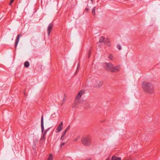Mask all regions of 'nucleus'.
I'll return each mask as SVG.
<instances>
[{
	"instance_id": "nucleus-5",
	"label": "nucleus",
	"mask_w": 160,
	"mask_h": 160,
	"mask_svg": "<svg viewBox=\"0 0 160 160\" xmlns=\"http://www.w3.org/2000/svg\"><path fill=\"white\" fill-rule=\"evenodd\" d=\"M120 68L121 67L120 66H116L113 68L111 70V72H118L120 70Z\"/></svg>"
},
{
	"instance_id": "nucleus-26",
	"label": "nucleus",
	"mask_w": 160,
	"mask_h": 160,
	"mask_svg": "<svg viewBox=\"0 0 160 160\" xmlns=\"http://www.w3.org/2000/svg\"><path fill=\"white\" fill-rule=\"evenodd\" d=\"M123 160H132V159L131 158H126V159H124Z\"/></svg>"
},
{
	"instance_id": "nucleus-29",
	"label": "nucleus",
	"mask_w": 160,
	"mask_h": 160,
	"mask_svg": "<svg viewBox=\"0 0 160 160\" xmlns=\"http://www.w3.org/2000/svg\"><path fill=\"white\" fill-rule=\"evenodd\" d=\"M23 93H24V94L25 95H26V94H25V92H24V91Z\"/></svg>"
},
{
	"instance_id": "nucleus-9",
	"label": "nucleus",
	"mask_w": 160,
	"mask_h": 160,
	"mask_svg": "<svg viewBox=\"0 0 160 160\" xmlns=\"http://www.w3.org/2000/svg\"><path fill=\"white\" fill-rule=\"evenodd\" d=\"M41 130L42 132V133L44 131V124H43V116H42L41 118Z\"/></svg>"
},
{
	"instance_id": "nucleus-24",
	"label": "nucleus",
	"mask_w": 160,
	"mask_h": 160,
	"mask_svg": "<svg viewBox=\"0 0 160 160\" xmlns=\"http://www.w3.org/2000/svg\"><path fill=\"white\" fill-rule=\"evenodd\" d=\"M14 2V0H11L10 2L9 3L10 5Z\"/></svg>"
},
{
	"instance_id": "nucleus-13",
	"label": "nucleus",
	"mask_w": 160,
	"mask_h": 160,
	"mask_svg": "<svg viewBox=\"0 0 160 160\" xmlns=\"http://www.w3.org/2000/svg\"><path fill=\"white\" fill-rule=\"evenodd\" d=\"M105 38L103 37H101L100 38L99 40V42L100 43L103 42Z\"/></svg>"
},
{
	"instance_id": "nucleus-30",
	"label": "nucleus",
	"mask_w": 160,
	"mask_h": 160,
	"mask_svg": "<svg viewBox=\"0 0 160 160\" xmlns=\"http://www.w3.org/2000/svg\"><path fill=\"white\" fill-rule=\"evenodd\" d=\"M90 54H89V55H88V58H89L90 57Z\"/></svg>"
},
{
	"instance_id": "nucleus-20",
	"label": "nucleus",
	"mask_w": 160,
	"mask_h": 160,
	"mask_svg": "<svg viewBox=\"0 0 160 160\" xmlns=\"http://www.w3.org/2000/svg\"><path fill=\"white\" fill-rule=\"evenodd\" d=\"M66 143H67V142H62L60 145V148H62V146H64Z\"/></svg>"
},
{
	"instance_id": "nucleus-8",
	"label": "nucleus",
	"mask_w": 160,
	"mask_h": 160,
	"mask_svg": "<svg viewBox=\"0 0 160 160\" xmlns=\"http://www.w3.org/2000/svg\"><path fill=\"white\" fill-rule=\"evenodd\" d=\"M63 128V122H61L60 124L58 126L57 129V132H60Z\"/></svg>"
},
{
	"instance_id": "nucleus-27",
	"label": "nucleus",
	"mask_w": 160,
	"mask_h": 160,
	"mask_svg": "<svg viewBox=\"0 0 160 160\" xmlns=\"http://www.w3.org/2000/svg\"><path fill=\"white\" fill-rule=\"evenodd\" d=\"M89 10V9L88 8H86L85 11L86 12H88Z\"/></svg>"
},
{
	"instance_id": "nucleus-16",
	"label": "nucleus",
	"mask_w": 160,
	"mask_h": 160,
	"mask_svg": "<svg viewBox=\"0 0 160 160\" xmlns=\"http://www.w3.org/2000/svg\"><path fill=\"white\" fill-rule=\"evenodd\" d=\"M95 10H96V7H94L92 10V13L93 14V15L95 16V15H96V13H95Z\"/></svg>"
},
{
	"instance_id": "nucleus-17",
	"label": "nucleus",
	"mask_w": 160,
	"mask_h": 160,
	"mask_svg": "<svg viewBox=\"0 0 160 160\" xmlns=\"http://www.w3.org/2000/svg\"><path fill=\"white\" fill-rule=\"evenodd\" d=\"M66 101V97L65 96H64L62 100V102L61 103V105H62Z\"/></svg>"
},
{
	"instance_id": "nucleus-6",
	"label": "nucleus",
	"mask_w": 160,
	"mask_h": 160,
	"mask_svg": "<svg viewBox=\"0 0 160 160\" xmlns=\"http://www.w3.org/2000/svg\"><path fill=\"white\" fill-rule=\"evenodd\" d=\"M53 26V25L52 23H50L49 24V26H48L47 28L48 31V36H49L50 34L51 31V30L52 29Z\"/></svg>"
},
{
	"instance_id": "nucleus-2",
	"label": "nucleus",
	"mask_w": 160,
	"mask_h": 160,
	"mask_svg": "<svg viewBox=\"0 0 160 160\" xmlns=\"http://www.w3.org/2000/svg\"><path fill=\"white\" fill-rule=\"evenodd\" d=\"M84 93V91L82 90H81L78 93L75 98L74 102L72 105V108H78V107L79 104L81 101L80 98Z\"/></svg>"
},
{
	"instance_id": "nucleus-22",
	"label": "nucleus",
	"mask_w": 160,
	"mask_h": 160,
	"mask_svg": "<svg viewBox=\"0 0 160 160\" xmlns=\"http://www.w3.org/2000/svg\"><path fill=\"white\" fill-rule=\"evenodd\" d=\"M70 128V126L69 125L66 128V129L65 130V131L66 132H67L69 129Z\"/></svg>"
},
{
	"instance_id": "nucleus-28",
	"label": "nucleus",
	"mask_w": 160,
	"mask_h": 160,
	"mask_svg": "<svg viewBox=\"0 0 160 160\" xmlns=\"http://www.w3.org/2000/svg\"><path fill=\"white\" fill-rule=\"evenodd\" d=\"M79 64H78V66L77 69H78V67H79Z\"/></svg>"
},
{
	"instance_id": "nucleus-3",
	"label": "nucleus",
	"mask_w": 160,
	"mask_h": 160,
	"mask_svg": "<svg viewBox=\"0 0 160 160\" xmlns=\"http://www.w3.org/2000/svg\"><path fill=\"white\" fill-rule=\"evenodd\" d=\"M91 138L89 136H86L82 137L81 139L82 144L86 146H89L91 143Z\"/></svg>"
},
{
	"instance_id": "nucleus-18",
	"label": "nucleus",
	"mask_w": 160,
	"mask_h": 160,
	"mask_svg": "<svg viewBox=\"0 0 160 160\" xmlns=\"http://www.w3.org/2000/svg\"><path fill=\"white\" fill-rule=\"evenodd\" d=\"M45 135H44V134L43 133V134L42 136V137H41L40 140H43V139H45Z\"/></svg>"
},
{
	"instance_id": "nucleus-25",
	"label": "nucleus",
	"mask_w": 160,
	"mask_h": 160,
	"mask_svg": "<svg viewBox=\"0 0 160 160\" xmlns=\"http://www.w3.org/2000/svg\"><path fill=\"white\" fill-rule=\"evenodd\" d=\"M64 137V136H62V135L60 139V140H63Z\"/></svg>"
},
{
	"instance_id": "nucleus-19",
	"label": "nucleus",
	"mask_w": 160,
	"mask_h": 160,
	"mask_svg": "<svg viewBox=\"0 0 160 160\" xmlns=\"http://www.w3.org/2000/svg\"><path fill=\"white\" fill-rule=\"evenodd\" d=\"M50 128L47 129L46 130H45L44 132V133L43 134H44V135H46L47 132H48V131L50 129Z\"/></svg>"
},
{
	"instance_id": "nucleus-1",
	"label": "nucleus",
	"mask_w": 160,
	"mask_h": 160,
	"mask_svg": "<svg viewBox=\"0 0 160 160\" xmlns=\"http://www.w3.org/2000/svg\"><path fill=\"white\" fill-rule=\"evenodd\" d=\"M142 88L143 90L147 93L152 94L154 93L153 87L152 84L149 82H143Z\"/></svg>"
},
{
	"instance_id": "nucleus-11",
	"label": "nucleus",
	"mask_w": 160,
	"mask_h": 160,
	"mask_svg": "<svg viewBox=\"0 0 160 160\" xmlns=\"http://www.w3.org/2000/svg\"><path fill=\"white\" fill-rule=\"evenodd\" d=\"M29 63L28 61H26L24 63V66L26 68H28L29 66Z\"/></svg>"
},
{
	"instance_id": "nucleus-15",
	"label": "nucleus",
	"mask_w": 160,
	"mask_h": 160,
	"mask_svg": "<svg viewBox=\"0 0 160 160\" xmlns=\"http://www.w3.org/2000/svg\"><path fill=\"white\" fill-rule=\"evenodd\" d=\"M53 156L52 154H50L49 156L48 160H53Z\"/></svg>"
},
{
	"instance_id": "nucleus-4",
	"label": "nucleus",
	"mask_w": 160,
	"mask_h": 160,
	"mask_svg": "<svg viewBox=\"0 0 160 160\" xmlns=\"http://www.w3.org/2000/svg\"><path fill=\"white\" fill-rule=\"evenodd\" d=\"M105 64L106 65L105 68L106 69L111 72V70L113 68V65L111 63H105Z\"/></svg>"
},
{
	"instance_id": "nucleus-31",
	"label": "nucleus",
	"mask_w": 160,
	"mask_h": 160,
	"mask_svg": "<svg viewBox=\"0 0 160 160\" xmlns=\"http://www.w3.org/2000/svg\"><path fill=\"white\" fill-rule=\"evenodd\" d=\"M91 0V1H92V0Z\"/></svg>"
},
{
	"instance_id": "nucleus-23",
	"label": "nucleus",
	"mask_w": 160,
	"mask_h": 160,
	"mask_svg": "<svg viewBox=\"0 0 160 160\" xmlns=\"http://www.w3.org/2000/svg\"><path fill=\"white\" fill-rule=\"evenodd\" d=\"M67 132L66 131H64L63 133H62V136H64L65 134H66V132Z\"/></svg>"
},
{
	"instance_id": "nucleus-10",
	"label": "nucleus",
	"mask_w": 160,
	"mask_h": 160,
	"mask_svg": "<svg viewBox=\"0 0 160 160\" xmlns=\"http://www.w3.org/2000/svg\"><path fill=\"white\" fill-rule=\"evenodd\" d=\"M112 160H121V158L120 157L117 158L116 156H113L112 158Z\"/></svg>"
},
{
	"instance_id": "nucleus-7",
	"label": "nucleus",
	"mask_w": 160,
	"mask_h": 160,
	"mask_svg": "<svg viewBox=\"0 0 160 160\" xmlns=\"http://www.w3.org/2000/svg\"><path fill=\"white\" fill-rule=\"evenodd\" d=\"M22 36V34H19L17 35L16 38L15 43V46L16 48L17 47V45L18 44V42L19 41L20 37H21Z\"/></svg>"
},
{
	"instance_id": "nucleus-14",
	"label": "nucleus",
	"mask_w": 160,
	"mask_h": 160,
	"mask_svg": "<svg viewBox=\"0 0 160 160\" xmlns=\"http://www.w3.org/2000/svg\"><path fill=\"white\" fill-rule=\"evenodd\" d=\"M108 58L110 60H112L113 59V56L112 54H110L108 56Z\"/></svg>"
},
{
	"instance_id": "nucleus-21",
	"label": "nucleus",
	"mask_w": 160,
	"mask_h": 160,
	"mask_svg": "<svg viewBox=\"0 0 160 160\" xmlns=\"http://www.w3.org/2000/svg\"><path fill=\"white\" fill-rule=\"evenodd\" d=\"M117 47L119 50H121L122 49V47L120 45L118 44Z\"/></svg>"
},
{
	"instance_id": "nucleus-12",
	"label": "nucleus",
	"mask_w": 160,
	"mask_h": 160,
	"mask_svg": "<svg viewBox=\"0 0 160 160\" xmlns=\"http://www.w3.org/2000/svg\"><path fill=\"white\" fill-rule=\"evenodd\" d=\"M80 138V136H78L76 137H74L73 138V141H76L79 140Z\"/></svg>"
}]
</instances>
